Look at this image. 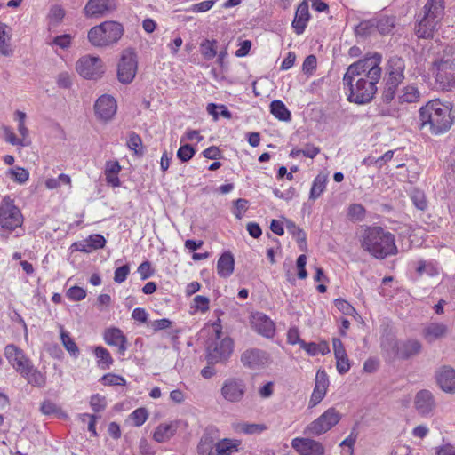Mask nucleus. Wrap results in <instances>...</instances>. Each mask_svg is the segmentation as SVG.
Here are the masks:
<instances>
[{"label": "nucleus", "mask_w": 455, "mask_h": 455, "mask_svg": "<svg viewBox=\"0 0 455 455\" xmlns=\"http://www.w3.org/2000/svg\"><path fill=\"white\" fill-rule=\"evenodd\" d=\"M117 108L116 100L109 95L100 96L94 104V111L98 118L108 121L116 114Z\"/></svg>", "instance_id": "nucleus-19"}, {"label": "nucleus", "mask_w": 455, "mask_h": 455, "mask_svg": "<svg viewBox=\"0 0 455 455\" xmlns=\"http://www.w3.org/2000/svg\"><path fill=\"white\" fill-rule=\"evenodd\" d=\"M67 297L72 301H80L86 296V291L79 286H73L67 291Z\"/></svg>", "instance_id": "nucleus-56"}, {"label": "nucleus", "mask_w": 455, "mask_h": 455, "mask_svg": "<svg viewBox=\"0 0 455 455\" xmlns=\"http://www.w3.org/2000/svg\"><path fill=\"white\" fill-rule=\"evenodd\" d=\"M379 81L366 80L365 78L351 79V84H346L349 88L347 100L356 104L369 103L377 92Z\"/></svg>", "instance_id": "nucleus-8"}, {"label": "nucleus", "mask_w": 455, "mask_h": 455, "mask_svg": "<svg viewBox=\"0 0 455 455\" xmlns=\"http://www.w3.org/2000/svg\"><path fill=\"white\" fill-rule=\"evenodd\" d=\"M210 300L207 297L202 295H196L193 299V302L190 308L195 312L200 311L205 313L209 310Z\"/></svg>", "instance_id": "nucleus-48"}, {"label": "nucleus", "mask_w": 455, "mask_h": 455, "mask_svg": "<svg viewBox=\"0 0 455 455\" xmlns=\"http://www.w3.org/2000/svg\"><path fill=\"white\" fill-rule=\"evenodd\" d=\"M124 33V26L115 20H107L92 27L87 34L88 41L97 48H107L117 44Z\"/></svg>", "instance_id": "nucleus-6"}, {"label": "nucleus", "mask_w": 455, "mask_h": 455, "mask_svg": "<svg viewBox=\"0 0 455 455\" xmlns=\"http://www.w3.org/2000/svg\"><path fill=\"white\" fill-rule=\"evenodd\" d=\"M448 327L442 323H429L422 329V336L427 343H433L445 337Z\"/></svg>", "instance_id": "nucleus-26"}, {"label": "nucleus", "mask_w": 455, "mask_h": 455, "mask_svg": "<svg viewBox=\"0 0 455 455\" xmlns=\"http://www.w3.org/2000/svg\"><path fill=\"white\" fill-rule=\"evenodd\" d=\"M213 327L217 340L212 342L207 347L206 361L208 364L224 363L233 352V340L228 337L220 339L221 326L220 323H214Z\"/></svg>", "instance_id": "nucleus-7"}, {"label": "nucleus", "mask_w": 455, "mask_h": 455, "mask_svg": "<svg viewBox=\"0 0 455 455\" xmlns=\"http://www.w3.org/2000/svg\"><path fill=\"white\" fill-rule=\"evenodd\" d=\"M23 216L20 210L14 204L12 199L6 196L0 204V227L2 229L12 232L21 227Z\"/></svg>", "instance_id": "nucleus-10"}, {"label": "nucleus", "mask_w": 455, "mask_h": 455, "mask_svg": "<svg viewBox=\"0 0 455 455\" xmlns=\"http://www.w3.org/2000/svg\"><path fill=\"white\" fill-rule=\"evenodd\" d=\"M7 175L15 182L24 184L29 178V172L28 170L22 167H15L9 169Z\"/></svg>", "instance_id": "nucleus-44"}, {"label": "nucleus", "mask_w": 455, "mask_h": 455, "mask_svg": "<svg viewBox=\"0 0 455 455\" xmlns=\"http://www.w3.org/2000/svg\"><path fill=\"white\" fill-rule=\"evenodd\" d=\"M217 0H204L203 2L191 5L189 11L193 12H205L211 10L215 4Z\"/></svg>", "instance_id": "nucleus-58"}, {"label": "nucleus", "mask_w": 455, "mask_h": 455, "mask_svg": "<svg viewBox=\"0 0 455 455\" xmlns=\"http://www.w3.org/2000/svg\"><path fill=\"white\" fill-rule=\"evenodd\" d=\"M246 392V384L241 379L228 378L225 379L220 389L221 396L228 403H240Z\"/></svg>", "instance_id": "nucleus-14"}, {"label": "nucleus", "mask_w": 455, "mask_h": 455, "mask_svg": "<svg viewBox=\"0 0 455 455\" xmlns=\"http://www.w3.org/2000/svg\"><path fill=\"white\" fill-rule=\"evenodd\" d=\"M286 228L292 237L296 239L299 246L307 244V235L302 228L291 220L286 222Z\"/></svg>", "instance_id": "nucleus-41"}, {"label": "nucleus", "mask_w": 455, "mask_h": 455, "mask_svg": "<svg viewBox=\"0 0 455 455\" xmlns=\"http://www.w3.org/2000/svg\"><path fill=\"white\" fill-rule=\"evenodd\" d=\"M381 62L382 55L380 53L366 54L363 59L348 66L343 76V84H351V79L359 77L379 81L382 74Z\"/></svg>", "instance_id": "nucleus-5"}, {"label": "nucleus", "mask_w": 455, "mask_h": 455, "mask_svg": "<svg viewBox=\"0 0 455 455\" xmlns=\"http://www.w3.org/2000/svg\"><path fill=\"white\" fill-rule=\"evenodd\" d=\"M310 17L311 15L309 13L307 1L304 0L297 7L291 24L297 35H301L304 33Z\"/></svg>", "instance_id": "nucleus-25"}, {"label": "nucleus", "mask_w": 455, "mask_h": 455, "mask_svg": "<svg viewBox=\"0 0 455 455\" xmlns=\"http://www.w3.org/2000/svg\"><path fill=\"white\" fill-rule=\"evenodd\" d=\"M78 74L86 79H98L104 73L102 60L97 56L84 55L76 65Z\"/></svg>", "instance_id": "nucleus-13"}, {"label": "nucleus", "mask_w": 455, "mask_h": 455, "mask_svg": "<svg viewBox=\"0 0 455 455\" xmlns=\"http://www.w3.org/2000/svg\"><path fill=\"white\" fill-rule=\"evenodd\" d=\"M267 429L264 424L242 423L239 425V430L244 434H259Z\"/></svg>", "instance_id": "nucleus-51"}, {"label": "nucleus", "mask_w": 455, "mask_h": 455, "mask_svg": "<svg viewBox=\"0 0 455 455\" xmlns=\"http://www.w3.org/2000/svg\"><path fill=\"white\" fill-rule=\"evenodd\" d=\"M444 0H427L416 14L415 34L419 38L431 39L444 17Z\"/></svg>", "instance_id": "nucleus-3"}, {"label": "nucleus", "mask_w": 455, "mask_h": 455, "mask_svg": "<svg viewBox=\"0 0 455 455\" xmlns=\"http://www.w3.org/2000/svg\"><path fill=\"white\" fill-rule=\"evenodd\" d=\"M103 338L106 344L117 347V353L120 357L123 358L128 348L127 339L120 329L115 327L107 329Z\"/></svg>", "instance_id": "nucleus-22"}, {"label": "nucleus", "mask_w": 455, "mask_h": 455, "mask_svg": "<svg viewBox=\"0 0 455 455\" xmlns=\"http://www.w3.org/2000/svg\"><path fill=\"white\" fill-rule=\"evenodd\" d=\"M100 382L105 386H124L126 380L120 375L107 373L100 379Z\"/></svg>", "instance_id": "nucleus-49"}, {"label": "nucleus", "mask_w": 455, "mask_h": 455, "mask_svg": "<svg viewBox=\"0 0 455 455\" xmlns=\"http://www.w3.org/2000/svg\"><path fill=\"white\" fill-rule=\"evenodd\" d=\"M111 9V0H88L84 13L87 18H95L104 15Z\"/></svg>", "instance_id": "nucleus-28"}, {"label": "nucleus", "mask_w": 455, "mask_h": 455, "mask_svg": "<svg viewBox=\"0 0 455 455\" xmlns=\"http://www.w3.org/2000/svg\"><path fill=\"white\" fill-rule=\"evenodd\" d=\"M137 68L138 61L135 52L131 49L124 51L117 66L118 80L124 84L132 83Z\"/></svg>", "instance_id": "nucleus-12"}, {"label": "nucleus", "mask_w": 455, "mask_h": 455, "mask_svg": "<svg viewBox=\"0 0 455 455\" xmlns=\"http://www.w3.org/2000/svg\"><path fill=\"white\" fill-rule=\"evenodd\" d=\"M375 20H363L356 27L355 32L361 36H368L371 34L374 28Z\"/></svg>", "instance_id": "nucleus-57"}, {"label": "nucleus", "mask_w": 455, "mask_h": 455, "mask_svg": "<svg viewBox=\"0 0 455 455\" xmlns=\"http://www.w3.org/2000/svg\"><path fill=\"white\" fill-rule=\"evenodd\" d=\"M302 349H304L311 356H315L319 354L324 355L329 354L331 351L327 341H321L319 343H302Z\"/></svg>", "instance_id": "nucleus-38"}, {"label": "nucleus", "mask_w": 455, "mask_h": 455, "mask_svg": "<svg viewBox=\"0 0 455 455\" xmlns=\"http://www.w3.org/2000/svg\"><path fill=\"white\" fill-rule=\"evenodd\" d=\"M433 73L443 90L455 88V64L451 59H440L434 62Z\"/></svg>", "instance_id": "nucleus-11"}, {"label": "nucleus", "mask_w": 455, "mask_h": 455, "mask_svg": "<svg viewBox=\"0 0 455 455\" xmlns=\"http://www.w3.org/2000/svg\"><path fill=\"white\" fill-rule=\"evenodd\" d=\"M235 259L231 252L226 251L221 254L217 262V272L221 277H228L234 272Z\"/></svg>", "instance_id": "nucleus-31"}, {"label": "nucleus", "mask_w": 455, "mask_h": 455, "mask_svg": "<svg viewBox=\"0 0 455 455\" xmlns=\"http://www.w3.org/2000/svg\"><path fill=\"white\" fill-rule=\"evenodd\" d=\"M332 346H333V352L335 359L342 358L347 356V351L345 349V347L339 338H333L332 339Z\"/></svg>", "instance_id": "nucleus-60"}, {"label": "nucleus", "mask_w": 455, "mask_h": 455, "mask_svg": "<svg viewBox=\"0 0 455 455\" xmlns=\"http://www.w3.org/2000/svg\"><path fill=\"white\" fill-rule=\"evenodd\" d=\"M414 403L417 411L424 417L431 416L436 406L434 395L426 389L416 394Z\"/></svg>", "instance_id": "nucleus-20"}, {"label": "nucleus", "mask_w": 455, "mask_h": 455, "mask_svg": "<svg viewBox=\"0 0 455 455\" xmlns=\"http://www.w3.org/2000/svg\"><path fill=\"white\" fill-rule=\"evenodd\" d=\"M5 140L13 146H25L23 139H18L9 127L4 128Z\"/></svg>", "instance_id": "nucleus-61"}, {"label": "nucleus", "mask_w": 455, "mask_h": 455, "mask_svg": "<svg viewBox=\"0 0 455 455\" xmlns=\"http://www.w3.org/2000/svg\"><path fill=\"white\" fill-rule=\"evenodd\" d=\"M329 387V378L325 371L318 370L315 375V385L312 392L309 407L317 405L325 396Z\"/></svg>", "instance_id": "nucleus-23"}, {"label": "nucleus", "mask_w": 455, "mask_h": 455, "mask_svg": "<svg viewBox=\"0 0 455 455\" xmlns=\"http://www.w3.org/2000/svg\"><path fill=\"white\" fill-rule=\"evenodd\" d=\"M177 430V426L174 423L160 424L153 434V438L157 443H164L172 437Z\"/></svg>", "instance_id": "nucleus-33"}, {"label": "nucleus", "mask_w": 455, "mask_h": 455, "mask_svg": "<svg viewBox=\"0 0 455 455\" xmlns=\"http://www.w3.org/2000/svg\"><path fill=\"white\" fill-rule=\"evenodd\" d=\"M142 145V141L140 137L135 133L134 132H132L129 134V139L127 141V146L131 150H134L135 152H138V148Z\"/></svg>", "instance_id": "nucleus-64"}, {"label": "nucleus", "mask_w": 455, "mask_h": 455, "mask_svg": "<svg viewBox=\"0 0 455 455\" xmlns=\"http://www.w3.org/2000/svg\"><path fill=\"white\" fill-rule=\"evenodd\" d=\"M421 92L418 86L414 84H408L400 89L397 100L400 104L403 103H417L421 99Z\"/></svg>", "instance_id": "nucleus-30"}, {"label": "nucleus", "mask_w": 455, "mask_h": 455, "mask_svg": "<svg viewBox=\"0 0 455 455\" xmlns=\"http://www.w3.org/2000/svg\"><path fill=\"white\" fill-rule=\"evenodd\" d=\"M435 379L439 388L450 395H455V369L450 365H442L436 369Z\"/></svg>", "instance_id": "nucleus-16"}, {"label": "nucleus", "mask_w": 455, "mask_h": 455, "mask_svg": "<svg viewBox=\"0 0 455 455\" xmlns=\"http://www.w3.org/2000/svg\"><path fill=\"white\" fill-rule=\"evenodd\" d=\"M90 405L94 412H100L105 410L107 406L106 398L99 394H95L91 396Z\"/></svg>", "instance_id": "nucleus-55"}, {"label": "nucleus", "mask_w": 455, "mask_h": 455, "mask_svg": "<svg viewBox=\"0 0 455 455\" xmlns=\"http://www.w3.org/2000/svg\"><path fill=\"white\" fill-rule=\"evenodd\" d=\"M453 105L439 99L428 100L419 109L418 128L422 132L440 136L448 132L455 123Z\"/></svg>", "instance_id": "nucleus-1"}, {"label": "nucleus", "mask_w": 455, "mask_h": 455, "mask_svg": "<svg viewBox=\"0 0 455 455\" xmlns=\"http://www.w3.org/2000/svg\"><path fill=\"white\" fill-rule=\"evenodd\" d=\"M341 419V414L333 407L327 409L317 419L308 424L304 434L309 436H319L335 427Z\"/></svg>", "instance_id": "nucleus-9"}, {"label": "nucleus", "mask_w": 455, "mask_h": 455, "mask_svg": "<svg viewBox=\"0 0 455 455\" xmlns=\"http://www.w3.org/2000/svg\"><path fill=\"white\" fill-rule=\"evenodd\" d=\"M360 243L363 251L378 259H384L398 252L395 235L379 226L366 227Z\"/></svg>", "instance_id": "nucleus-2"}, {"label": "nucleus", "mask_w": 455, "mask_h": 455, "mask_svg": "<svg viewBox=\"0 0 455 455\" xmlns=\"http://www.w3.org/2000/svg\"><path fill=\"white\" fill-rule=\"evenodd\" d=\"M20 375L27 379L28 384L34 387H42L45 385V377L33 363L27 367Z\"/></svg>", "instance_id": "nucleus-32"}, {"label": "nucleus", "mask_w": 455, "mask_h": 455, "mask_svg": "<svg viewBox=\"0 0 455 455\" xmlns=\"http://www.w3.org/2000/svg\"><path fill=\"white\" fill-rule=\"evenodd\" d=\"M416 270L419 275H423L424 273H426L429 275H434L436 272L435 269L434 268V267L432 266V264L427 263L425 260H419L418 262V267H417Z\"/></svg>", "instance_id": "nucleus-63"}, {"label": "nucleus", "mask_w": 455, "mask_h": 455, "mask_svg": "<svg viewBox=\"0 0 455 455\" xmlns=\"http://www.w3.org/2000/svg\"><path fill=\"white\" fill-rule=\"evenodd\" d=\"M217 42L215 40H204L200 46L201 53L206 60H212L217 55V50L215 48V44Z\"/></svg>", "instance_id": "nucleus-47"}, {"label": "nucleus", "mask_w": 455, "mask_h": 455, "mask_svg": "<svg viewBox=\"0 0 455 455\" xmlns=\"http://www.w3.org/2000/svg\"><path fill=\"white\" fill-rule=\"evenodd\" d=\"M380 347L388 359L398 357L400 342L397 341L396 337L390 331H386L380 338Z\"/></svg>", "instance_id": "nucleus-27"}, {"label": "nucleus", "mask_w": 455, "mask_h": 455, "mask_svg": "<svg viewBox=\"0 0 455 455\" xmlns=\"http://www.w3.org/2000/svg\"><path fill=\"white\" fill-rule=\"evenodd\" d=\"M405 62L398 56H392L387 60L384 81L401 84L404 79Z\"/></svg>", "instance_id": "nucleus-18"}, {"label": "nucleus", "mask_w": 455, "mask_h": 455, "mask_svg": "<svg viewBox=\"0 0 455 455\" xmlns=\"http://www.w3.org/2000/svg\"><path fill=\"white\" fill-rule=\"evenodd\" d=\"M399 84H400L385 81V86L382 92V100L385 103L388 104L395 100Z\"/></svg>", "instance_id": "nucleus-46"}, {"label": "nucleus", "mask_w": 455, "mask_h": 455, "mask_svg": "<svg viewBox=\"0 0 455 455\" xmlns=\"http://www.w3.org/2000/svg\"><path fill=\"white\" fill-rule=\"evenodd\" d=\"M395 27V18L384 16L375 20L374 28L381 34H389Z\"/></svg>", "instance_id": "nucleus-42"}, {"label": "nucleus", "mask_w": 455, "mask_h": 455, "mask_svg": "<svg viewBox=\"0 0 455 455\" xmlns=\"http://www.w3.org/2000/svg\"><path fill=\"white\" fill-rule=\"evenodd\" d=\"M410 198L413 205L419 211H426L428 207V203L425 193L418 188H413L410 193Z\"/></svg>", "instance_id": "nucleus-40"}, {"label": "nucleus", "mask_w": 455, "mask_h": 455, "mask_svg": "<svg viewBox=\"0 0 455 455\" xmlns=\"http://www.w3.org/2000/svg\"><path fill=\"white\" fill-rule=\"evenodd\" d=\"M130 273L129 265L125 264L120 267H117L114 273V281L117 283H124Z\"/></svg>", "instance_id": "nucleus-59"}, {"label": "nucleus", "mask_w": 455, "mask_h": 455, "mask_svg": "<svg viewBox=\"0 0 455 455\" xmlns=\"http://www.w3.org/2000/svg\"><path fill=\"white\" fill-rule=\"evenodd\" d=\"M292 448L299 455H324L322 443L308 437H296L291 441Z\"/></svg>", "instance_id": "nucleus-17"}, {"label": "nucleus", "mask_w": 455, "mask_h": 455, "mask_svg": "<svg viewBox=\"0 0 455 455\" xmlns=\"http://www.w3.org/2000/svg\"><path fill=\"white\" fill-rule=\"evenodd\" d=\"M251 324L253 329L265 338H272L275 335L274 322L265 314L257 313L252 316Z\"/></svg>", "instance_id": "nucleus-24"}, {"label": "nucleus", "mask_w": 455, "mask_h": 455, "mask_svg": "<svg viewBox=\"0 0 455 455\" xmlns=\"http://www.w3.org/2000/svg\"><path fill=\"white\" fill-rule=\"evenodd\" d=\"M87 242L91 251L98 249H102L106 245V239L102 235L93 234L88 236Z\"/></svg>", "instance_id": "nucleus-53"}, {"label": "nucleus", "mask_w": 455, "mask_h": 455, "mask_svg": "<svg viewBox=\"0 0 455 455\" xmlns=\"http://www.w3.org/2000/svg\"><path fill=\"white\" fill-rule=\"evenodd\" d=\"M328 177L324 173H319L313 180L309 198L315 200L323 193L326 188Z\"/></svg>", "instance_id": "nucleus-37"}, {"label": "nucleus", "mask_w": 455, "mask_h": 455, "mask_svg": "<svg viewBox=\"0 0 455 455\" xmlns=\"http://www.w3.org/2000/svg\"><path fill=\"white\" fill-rule=\"evenodd\" d=\"M422 344L415 339H409L400 342L398 358L407 360L421 353Z\"/></svg>", "instance_id": "nucleus-29"}, {"label": "nucleus", "mask_w": 455, "mask_h": 455, "mask_svg": "<svg viewBox=\"0 0 455 455\" xmlns=\"http://www.w3.org/2000/svg\"><path fill=\"white\" fill-rule=\"evenodd\" d=\"M8 27L0 23V54L5 57L12 56L13 50L10 44L11 35L7 31Z\"/></svg>", "instance_id": "nucleus-36"}, {"label": "nucleus", "mask_w": 455, "mask_h": 455, "mask_svg": "<svg viewBox=\"0 0 455 455\" xmlns=\"http://www.w3.org/2000/svg\"><path fill=\"white\" fill-rule=\"evenodd\" d=\"M94 355L97 359V365L100 370H108L112 366L114 360L108 350L101 346L96 347Z\"/></svg>", "instance_id": "nucleus-34"}, {"label": "nucleus", "mask_w": 455, "mask_h": 455, "mask_svg": "<svg viewBox=\"0 0 455 455\" xmlns=\"http://www.w3.org/2000/svg\"><path fill=\"white\" fill-rule=\"evenodd\" d=\"M60 339L65 349L71 356L76 358L79 355V348L70 335L64 330L60 331Z\"/></svg>", "instance_id": "nucleus-43"}, {"label": "nucleus", "mask_w": 455, "mask_h": 455, "mask_svg": "<svg viewBox=\"0 0 455 455\" xmlns=\"http://www.w3.org/2000/svg\"><path fill=\"white\" fill-rule=\"evenodd\" d=\"M41 411L44 415L56 416L58 418L67 417V415L61 411V409L54 403L51 401H44L41 405Z\"/></svg>", "instance_id": "nucleus-45"}, {"label": "nucleus", "mask_w": 455, "mask_h": 455, "mask_svg": "<svg viewBox=\"0 0 455 455\" xmlns=\"http://www.w3.org/2000/svg\"><path fill=\"white\" fill-rule=\"evenodd\" d=\"M4 355L9 363L20 374L23 373L25 369L32 363L24 351L14 344H9L4 347Z\"/></svg>", "instance_id": "nucleus-15"}, {"label": "nucleus", "mask_w": 455, "mask_h": 455, "mask_svg": "<svg viewBox=\"0 0 455 455\" xmlns=\"http://www.w3.org/2000/svg\"><path fill=\"white\" fill-rule=\"evenodd\" d=\"M366 215V209L361 204H352L347 208V217L352 222L362 221Z\"/></svg>", "instance_id": "nucleus-39"}, {"label": "nucleus", "mask_w": 455, "mask_h": 455, "mask_svg": "<svg viewBox=\"0 0 455 455\" xmlns=\"http://www.w3.org/2000/svg\"><path fill=\"white\" fill-rule=\"evenodd\" d=\"M271 114L280 121H290L291 114L284 103L280 100H275L270 103Z\"/></svg>", "instance_id": "nucleus-35"}, {"label": "nucleus", "mask_w": 455, "mask_h": 455, "mask_svg": "<svg viewBox=\"0 0 455 455\" xmlns=\"http://www.w3.org/2000/svg\"><path fill=\"white\" fill-rule=\"evenodd\" d=\"M196 154V150L189 144H184L180 147L177 151V157L183 163L189 161L194 155Z\"/></svg>", "instance_id": "nucleus-52"}, {"label": "nucleus", "mask_w": 455, "mask_h": 455, "mask_svg": "<svg viewBox=\"0 0 455 455\" xmlns=\"http://www.w3.org/2000/svg\"><path fill=\"white\" fill-rule=\"evenodd\" d=\"M336 368L339 374L343 375L349 371L351 363L348 356L339 358L336 360Z\"/></svg>", "instance_id": "nucleus-62"}, {"label": "nucleus", "mask_w": 455, "mask_h": 455, "mask_svg": "<svg viewBox=\"0 0 455 455\" xmlns=\"http://www.w3.org/2000/svg\"><path fill=\"white\" fill-rule=\"evenodd\" d=\"M134 426L140 427L147 420L148 414L145 408H138L130 415Z\"/></svg>", "instance_id": "nucleus-54"}, {"label": "nucleus", "mask_w": 455, "mask_h": 455, "mask_svg": "<svg viewBox=\"0 0 455 455\" xmlns=\"http://www.w3.org/2000/svg\"><path fill=\"white\" fill-rule=\"evenodd\" d=\"M213 429L207 428L196 446L198 455H235L242 450V441L235 438L216 440Z\"/></svg>", "instance_id": "nucleus-4"}, {"label": "nucleus", "mask_w": 455, "mask_h": 455, "mask_svg": "<svg viewBox=\"0 0 455 455\" xmlns=\"http://www.w3.org/2000/svg\"><path fill=\"white\" fill-rule=\"evenodd\" d=\"M268 361V354L257 348L248 349L241 355V362L250 369H259L267 364Z\"/></svg>", "instance_id": "nucleus-21"}, {"label": "nucleus", "mask_w": 455, "mask_h": 455, "mask_svg": "<svg viewBox=\"0 0 455 455\" xmlns=\"http://www.w3.org/2000/svg\"><path fill=\"white\" fill-rule=\"evenodd\" d=\"M72 43V36L69 34H64L58 36H55L52 42L49 43V45L52 47L57 46L60 49H68L70 47Z\"/></svg>", "instance_id": "nucleus-50"}]
</instances>
